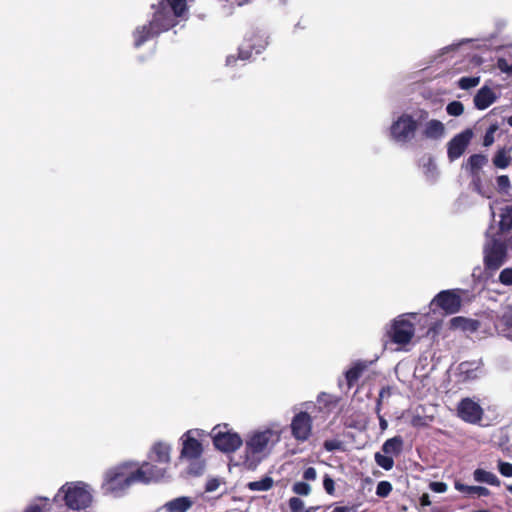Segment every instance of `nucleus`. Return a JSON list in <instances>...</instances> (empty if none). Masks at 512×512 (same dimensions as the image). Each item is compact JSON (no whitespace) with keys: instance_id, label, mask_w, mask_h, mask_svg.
<instances>
[{"instance_id":"obj_27","label":"nucleus","mask_w":512,"mask_h":512,"mask_svg":"<svg viewBox=\"0 0 512 512\" xmlns=\"http://www.w3.org/2000/svg\"><path fill=\"white\" fill-rule=\"evenodd\" d=\"M366 368L367 364L365 362H356L350 369L346 371L345 377L349 387L354 385V383L360 378Z\"/></svg>"},{"instance_id":"obj_37","label":"nucleus","mask_w":512,"mask_h":512,"mask_svg":"<svg viewBox=\"0 0 512 512\" xmlns=\"http://www.w3.org/2000/svg\"><path fill=\"white\" fill-rule=\"evenodd\" d=\"M498 281L502 285L512 286V268L503 269L498 276Z\"/></svg>"},{"instance_id":"obj_55","label":"nucleus","mask_w":512,"mask_h":512,"mask_svg":"<svg viewBox=\"0 0 512 512\" xmlns=\"http://www.w3.org/2000/svg\"><path fill=\"white\" fill-rule=\"evenodd\" d=\"M232 3L238 5V6H241L247 2H249L250 0H230Z\"/></svg>"},{"instance_id":"obj_13","label":"nucleus","mask_w":512,"mask_h":512,"mask_svg":"<svg viewBox=\"0 0 512 512\" xmlns=\"http://www.w3.org/2000/svg\"><path fill=\"white\" fill-rule=\"evenodd\" d=\"M457 413L465 422L475 424L482 419L483 409L474 399L465 398L459 402Z\"/></svg>"},{"instance_id":"obj_3","label":"nucleus","mask_w":512,"mask_h":512,"mask_svg":"<svg viewBox=\"0 0 512 512\" xmlns=\"http://www.w3.org/2000/svg\"><path fill=\"white\" fill-rule=\"evenodd\" d=\"M201 432L198 429L186 431L181 437V450L179 462H186L185 473L188 477H200L206 468V461L203 458L204 448L198 440Z\"/></svg>"},{"instance_id":"obj_41","label":"nucleus","mask_w":512,"mask_h":512,"mask_svg":"<svg viewBox=\"0 0 512 512\" xmlns=\"http://www.w3.org/2000/svg\"><path fill=\"white\" fill-rule=\"evenodd\" d=\"M391 491H392L391 482H379L377 489H376V494L379 497L384 498V497H387Z\"/></svg>"},{"instance_id":"obj_50","label":"nucleus","mask_w":512,"mask_h":512,"mask_svg":"<svg viewBox=\"0 0 512 512\" xmlns=\"http://www.w3.org/2000/svg\"><path fill=\"white\" fill-rule=\"evenodd\" d=\"M498 68L504 73H512V64H509L505 59L498 60Z\"/></svg>"},{"instance_id":"obj_28","label":"nucleus","mask_w":512,"mask_h":512,"mask_svg":"<svg viewBox=\"0 0 512 512\" xmlns=\"http://www.w3.org/2000/svg\"><path fill=\"white\" fill-rule=\"evenodd\" d=\"M499 229L502 232L512 229V205H507L501 209Z\"/></svg>"},{"instance_id":"obj_29","label":"nucleus","mask_w":512,"mask_h":512,"mask_svg":"<svg viewBox=\"0 0 512 512\" xmlns=\"http://www.w3.org/2000/svg\"><path fill=\"white\" fill-rule=\"evenodd\" d=\"M451 327L461 330L474 331L476 329V322L466 319L464 317H454L450 321Z\"/></svg>"},{"instance_id":"obj_33","label":"nucleus","mask_w":512,"mask_h":512,"mask_svg":"<svg viewBox=\"0 0 512 512\" xmlns=\"http://www.w3.org/2000/svg\"><path fill=\"white\" fill-rule=\"evenodd\" d=\"M317 403L324 408L330 409L331 407H335L337 400L334 396L322 392L317 397Z\"/></svg>"},{"instance_id":"obj_56","label":"nucleus","mask_w":512,"mask_h":512,"mask_svg":"<svg viewBox=\"0 0 512 512\" xmlns=\"http://www.w3.org/2000/svg\"><path fill=\"white\" fill-rule=\"evenodd\" d=\"M428 117V113L426 111H420L418 120H424Z\"/></svg>"},{"instance_id":"obj_16","label":"nucleus","mask_w":512,"mask_h":512,"mask_svg":"<svg viewBox=\"0 0 512 512\" xmlns=\"http://www.w3.org/2000/svg\"><path fill=\"white\" fill-rule=\"evenodd\" d=\"M458 374L462 381H471L479 378L482 373L481 360L465 361L458 365Z\"/></svg>"},{"instance_id":"obj_54","label":"nucleus","mask_w":512,"mask_h":512,"mask_svg":"<svg viewBox=\"0 0 512 512\" xmlns=\"http://www.w3.org/2000/svg\"><path fill=\"white\" fill-rule=\"evenodd\" d=\"M219 483H220V482H208L207 490H208V491H213V490H215V489L219 486Z\"/></svg>"},{"instance_id":"obj_52","label":"nucleus","mask_w":512,"mask_h":512,"mask_svg":"<svg viewBox=\"0 0 512 512\" xmlns=\"http://www.w3.org/2000/svg\"><path fill=\"white\" fill-rule=\"evenodd\" d=\"M419 501L421 506H429L431 504L430 497L427 493H423L420 496Z\"/></svg>"},{"instance_id":"obj_10","label":"nucleus","mask_w":512,"mask_h":512,"mask_svg":"<svg viewBox=\"0 0 512 512\" xmlns=\"http://www.w3.org/2000/svg\"><path fill=\"white\" fill-rule=\"evenodd\" d=\"M104 480H147L142 465L136 461H124L110 468Z\"/></svg>"},{"instance_id":"obj_45","label":"nucleus","mask_w":512,"mask_h":512,"mask_svg":"<svg viewBox=\"0 0 512 512\" xmlns=\"http://www.w3.org/2000/svg\"><path fill=\"white\" fill-rule=\"evenodd\" d=\"M324 468L323 464H319L318 468L316 467H308L304 470L303 480H315L318 475V469Z\"/></svg>"},{"instance_id":"obj_60","label":"nucleus","mask_w":512,"mask_h":512,"mask_svg":"<svg viewBox=\"0 0 512 512\" xmlns=\"http://www.w3.org/2000/svg\"><path fill=\"white\" fill-rule=\"evenodd\" d=\"M508 245L512 249V236L508 239Z\"/></svg>"},{"instance_id":"obj_49","label":"nucleus","mask_w":512,"mask_h":512,"mask_svg":"<svg viewBox=\"0 0 512 512\" xmlns=\"http://www.w3.org/2000/svg\"><path fill=\"white\" fill-rule=\"evenodd\" d=\"M430 489L436 493H443L447 490L445 482H430Z\"/></svg>"},{"instance_id":"obj_12","label":"nucleus","mask_w":512,"mask_h":512,"mask_svg":"<svg viewBox=\"0 0 512 512\" xmlns=\"http://www.w3.org/2000/svg\"><path fill=\"white\" fill-rule=\"evenodd\" d=\"M432 304L439 306L446 314H456L462 306L461 291H441L434 297Z\"/></svg>"},{"instance_id":"obj_21","label":"nucleus","mask_w":512,"mask_h":512,"mask_svg":"<svg viewBox=\"0 0 512 512\" xmlns=\"http://www.w3.org/2000/svg\"><path fill=\"white\" fill-rule=\"evenodd\" d=\"M455 488L462 492L466 497L469 498H480L487 497L490 495V491L482 486H469L465 485L463 482H454Z\"/></svg>"},{"instance_id":"obj_19","label":"nucleus","mask_w":512,"mask_h":512,"mask_svg":"<svg viewBox=\"0 0 512 512\" xmlns=\"http://www.w3.org/2000/svg\"><path fill=\"white\" fill-rule=\"evenodd\" d=\"M131 482H103L101 491L114 498L122 497L129 491Z\"/></svg>"},{"instance_id":"obj_6","label":"nucleus","mask_w":512,"mask_h":512,"mask_svg":"<svg viewBox=\"0 0 512 512\" xmlns=\"http://www.w3.org/2000/svg\"><path fill=\"white\" fill-rule=\"evenodd\" d=\"M83 482H66L60 489L58 496L63 495L65 504L73 510L84 509L92 501V495Z\"/></svg>"},{"instance_id":"obj_47","label":"nucleus","mask_w":512,"mask_h":512,"mask_svg":"<svg viewBox=\"0 0 512 512\" xmlns=\"http://www.w3.org/2000/svg\"><path fill=\"white\" fill-rule=\"evenodd\" d=\"M497 187L499 191L506 192L510 188V179L506 175L497 177Z\"/></svg>"},{"instance_id":"obj_31","label":"nucleus","mask_w":512,"mask_h":512,"mask_svg":"<svg viewBox=\"0 0 512 512\" xmlns=\"http://www.w3.org/2000/svg\"><path fill=\"white\" fill-rule=\"evenodd\" d=\"M41 502L30 503L22 512H48V499H40Z\"/></svg>"},{"instance_id":"obj_2","label":"nucleus","mask_w":512,"mask_h":512,"mask_svg":"<svg viewBox=\"0 0 512 512\" xmlns=\"http://www.w3.org/2000/svg\"><path fill=\"white\" fill-rule=\"evenodd\" d=\"M282 430L278 426L261 427L251 431L245 439L243 454L230 457L231 466L254 470L280 442Z\"/></svg>"},{"instance_id":"obj_34","label":"nucleus","mask_w":512,"mask_h":512,"mask_svg":"<svg viewBox=\"0 0 512 512\" xmlns=\"http://www.w3.org/2000/svg\"><path fill=\"white\" fill-rule=\"evenodd\" d=\"M288 504L291 512H310L305 510L304 502L299 497H291Z\"/></svg>"},{"instance_id":"obj_22","label":"nucleus","mask_w":512,"mask_h":512,"mask_svg":"<svg viewBox=\"0 0 512 512\" xmlns=\"http://www.w3.org/2000/svg\"><path fill=\"white\" fill-rule=\"evenodd\" d=\"M420 166L427 181L433 183L437 180L439 171L434 159L431 156L422 157L420 160Z\"/></svg>"},{"instance_id":"obj_35","label":"nucleus","mask_w":512,"mask_h":512,"mask_svg":"<svg viewBox=\"0 0 512 512\" xmlns=\"http://www.w3.org/2000/svg\"><path fill=\"white\" fill-rule=\"evenodd\" d=\"M479 82H480L479 77H462L459 80L458 85L461 89L467 90V89L477 86L479 84Z\"/></svg>"},{"instance_id":"obj_7","label":"nucleus","mask_w":512,"mask_h":512,"mask_svg":"<svg viewBox=\"0 0 512 512\" xmlns=\"http://www.w3.org/2000/svg\"><path fill=\"white\" fill-rule=\"evenodd\" d=\"M415 313L402 314L392 322L388 335L391 341L397 345L404 346L411 342L415 334L413 320Z\"/></svg>"},{"instance_id":"obj_58","label":"nucleus","mask_w":512,"mask_h":512,"mask_svg":"<svg viewBox=\"0 0 512 512\" xmlns=\"http://www.w3.org/2000/svg\"><path fill=\"white\" fill-rule=\"evenodd\" d=\"M323 480L328 481V480H332V479L327 474H325L323 476Z\"/></svg>"},{"instance_id":"obj_17","label":"nucleus","mask_w":512,"mask_h":512,"mask_svg":"<svg viewBox=\"0 0 512 512\" xmlns=\"http://www.w3.org/2000/svg\"><path fill=\"white\" fill-rule=\"evenodd\" d=\"M422 134L427 139H442L445 136V126L441 121L431 119L423 125Z\"/></svg>"},{"instance_id":"obj_5","label":"nucleus","mask_w":512,"mask_h":512,"mask_svg":"<svg viewBox=\"0 0 512 512\" xmlns=\"http://www.w3.org/2000/svg\"><path fill=\"white\" fill-rule=\"evenodd\" d=\"M269 45L268 35L260 30L248 31L238 48V59L250 61L261 54Z\"/></svg>"},{"instance_id":"obj_30","label":"nucleus","mask_w":512,"mask_h":512,"mask_svg":"<svg viewBox=\"0 0 512 512\" xmlns=\"http://www.w3.org/2000/svg\"><path fill=\"white\" fill-rule=\"evenodd\" d=\"M493 163L497 168L504 169L509 165L510 157L504 149H501L494 156Z\"/></svg>"},{"instance_id":"obj_59","label":"nucleus","mask_w":512,"mask_h":512,"mask_svg":"<svg viewBox=\"0 0 512 512\" xmlns=\"http://www.w3.org/2000/svg\"><path fill=\"white\" fill-rule=\"evenodd\" d=\"M490 210H491L492 217L494 218L495 213H494V209H493V205L492 204L490 205Z\"/></svg>"},{"instance_id":"obj_1","label":"nucleus","mask_w":512,"mask_h":512,"mask_svg":"<svg viewBox=\"0 0 512 512\" xmlns=\"http://www.w3.org/2000/svg\"><path fill=\"white\" fill-rule=\"evenodd\" d=\"M152 9V19L133 31L135 48H140L147 41L175 27L179 18L184 17L188 11L187 0H158Z\"/></svg>"},{"instance_id":"obj_53","label":"nucleus","mask_w":512,"mask_h":512,"mask_svg":"<svg viewBox=\"0 0 512 512\" xmlns=\"http://www.w3.org/2000/svg\"><path fill=\"white\" fill-rule=\"evenodd\" d=\"M473 185L475 187V190L481 194V195H484V193L482 192L481 190V186H480V177L479 175L473 177Z\"/></svg>"},{"instance_id":"obj_38","label":"nucleus","mask_w":512,"mask_h":512,"mask_svg":"<svg viewBox=\"0 0 512 512\" xmlns=\"http://www.w3.org/2000/svg\"><path fill=\"white\" fill-rule=\"evenodd\" d=\"M498 130V125L497 124H492L490 125V127L487 129L486 133H485V136H484V140H483V145L485 147H489L491 146L493 143H494V134L495 132Z\"/></svg>"},{"instance_id":"obj_24","label":"nucleus","mask_w":512,"mask_h":512,"mask_svg":"<svg viewBox=\"0 0 512 512\" xmlns=\"http://www.w3.org/2000/svg\"><path fill=\"white\" fill-rule=\"evenodd\" d=\"M192 506L189 497H178L165 503L164 508L167 512H186Z\"/></svg>"},{"instance_id":"obj_4","label":"nucleus","mask_w":512,"mask_h":512,"mask_svg":"<svg viewBox=\"0 0 512 512\" xmlns=\"http://www.w3.org/2000/svg\"><path fill=\"white\" fill-rule=\"evenodd\" d=\"M172 446L164 441H156L150 447L147 460L141 463L146 479L164 480L171 477Z\"/></svg>"},{"instance_id":"obj_25","label":"nucleus","mask_w":512,"mask_h":512,"mask_svg":"<svg viewBox=\"0 0 512 512\" xmlns=\"http://www.w3.org/2000/svg\"><path fill=\"white\" fill-rule=\"evenodd\" d=\"M403 448V439L400 436H395L386 440L382 446V452L392 457L398 456Z\"/></svg>"},{"instance_id":"obj_48","label":"nucleus","mask_w":512,"mask_h":512,"mask_svg":"<svg viewBox=\"0 0 512 512\" xmlns=\"http://www.w3.org/2000/svg\"><path fill=\"white\" fill-rule=\"evenodd\" d=\"M324 448L329 452L340 450L342 448V442L336 439L326 440L324 442Z\"/></svg>"},{"instance_id":"obj_57","label":"nucleus","mask_w":512,"mask_h":512,"mask_svg":"<svg viewBox=\"0 0 512 512\" xmlns=\"http://www.w3.org/2000/svg\"><path fill=\"white\" fill-rule=\"evenodd\" d=\"M317 509H318V507L305 508V510H310V512H315Z\"/></svg>"},{"instance_id":"obj_44","label":"nucleus","mask_w":512,"mask_h":512,"mask_svg":"<svg viewBox=\"0 0 512 512\" xmlns=\"http://www.w3.org/2000/svg\"><path fill=\"white\" fill-rule=\"evenodd\" d=\"M498 470L503 477H512V464L509 462L499 461Z\"/></svg>"},{"instance_id":"obj_43","label":"nucleus","mask_w":512,"mask_h":512,"mask_svg":"<svg viewBox=\"0 0 512 512\" xmlns=\"http://www.w3.org/2000/svg\"><path fill=\"white\" fill-rule=\"evenodd\" d=\"M474 480L480 481V480H497V479L493 473L479 468L474 471Z\"/></svg>"},{"instance_id":"obj_62","label":"nucleus","mask_w":512,"mask_h":512,"mask_svg":"<svg viewBox=\"0 0 512 512\" xmlns=\"http://www.w3.org/2000/svg\"><path fill=\"white\" fill-rule=\"evenodd\" d=\"M508 124L512 127V116L508 118Z\"/></svg>"},{"instance_id":"obj_64","label":"nucleus","mask_w":512,"mask_h":512,"mask_svg":"<svg viewBox=\"0 0 512 512\" xmlns=\"http://www.w3.org/2000/svg\"><path fill=\"white\" fill-rule=\"evenodd\" d=\"M473 512H490L489 510H476V511H473Z\"/></svg>"},{"instance_id":"obj_36","label":"nucleus","mask_w":512,"mask_h":512,"mask_svg":"<svg viewBox=\"0 0 512 512\" xmlns=\"http://www.w3.org/2000/svg\"><path fill=\"white\" fill-rule=\"evenodd\" d=\"M446 111L451 116H460L464 111V106L459 101H453L447 105Z\"/></svg>"},{"instance_id":"obj_42","label":"nucleus","mask_w":512,"mask_h":512,"mask_svg":"<svg viewBox=\"0 0 512 512\" xmlns=\"http://www.w3.org/2000/svg\"><path fill=\"white\" fill-rule=\"evenodd\" d=\"M385 393H386L385 389H382L380 391L379 399H378L377 407H376V411L378 413V418H379V425H380L381 430H386L388 427V422L384 419V417L382 415H380L381 399L384 397Z\"/></svg>"},{"instance_id":"obj_18","label":"nucleus","mask_w":512,"mask_h":512,"mask_svg":"<svg viewBox=\"0 0 512 512\" xmlns=\"http://www.w3.org/2000/svg\"><path fill=\"white\" fill-rule=\"evenodd\" d=\"M496 99L494 91L487 86H483L474 96V104L477 109L484 110L492 105Z\"/></svg>"},{"instance_id":"obj_40","label":"nucleus","mask_w":512,"mask_h":512,"mask_svg":"<svg viewBox=\"0 0 512 512\" xmlns=\"http://www.w3.org/2000/svg\"><path fill=\"white\" fill-rule=\"evenodd\" d=\"M274 482H248V488L251 491H268L272 488Z\"/></svg>"},{"instance_id":"obj_39","label":"nucleus","mask_w":512,"mask_h":512,"mask_svg":"<svg viewBox=\"0 0 512 512\" xmlns=\"http://www.w3.org/2000/svg\"><path fill=\"white\" fill-rule=\"evenodd\" d=\"M292 490L297 495H308L311 491V487L308 482H295Z\"/></svg>"},{"instance_id":"obj_61","label":"nucleus","mask_w":512,"mask_h":512,"mask_svg":"<svg viewBox=\"0 0 512 512\" xmlns=\"http://www.w3.org/2000/svg\"><path fill=\"white\" fill-rule=\"evenodd\" d=\"M231 60H232V58H231V57L226 58V65H229V64L231 63Z\"/></svg>"},{"instance_id":"obj_14","label":"nucleus","mask_w":512,"mask_h":512,"mask_svg":"<svg viewBox=\"0 0 512 512\" xmlns=\"http://www.w3.org/2000/svg\"><path fill=\"white\" fill-rule=\"evenodd\" d=\"M473 137V132L470 129H466L465 131L455 135L447 144V154L450 161H455L460 158L461 155L466 150L469 145L471 139Z\"/></svg>"},{"instance_id":"obj_15","label":"nucleus","mask_w":512,"mask_h":512,"mask_svg":"<svg viewBox=\"0 0 512 512\" xmlns=\"http://www.w3.org/2000/svg\"><path fill=\"white\" fill-rule=\"evenodd\" d=\"M494 325L498 334L512 340V305L501 308Z\"/></svg>"},{"instance_id":"obj_8","label":"nucleus","mask_w":512,"mask_h":512,"mask_svg":"<svg viewBox=\"0 0 512 512\" xmlns=\"http://www.w3.org/2000/svg\"><path fill=\"white\" fill-rule=\"evenodd\" d=\"M507 259L506 244L495 237H489L487 232V240L484 245V264L489 270L499 269Z\"/></svg>"},{"instance_id":"obj_63","label":"nucleus","mask_w":512,"mask_h":512,"mask_svg":"<svg viewBox=\"0 0 512 512\" xmlns=\"http://www.w3.org/2000/svg\"><path fill=\"white\" fill-rule=\"evenodd\" d=\"M507 489L512 493V483L507 486Z\"/></svg>"},{"instance_id":"obj_23","label":"nucleus","mask_w":512,"mask_h":512,"mask_svg":"<svg viewBox=\"0 0 512 512\" xmlns=\"http://www.w3.org/2000/svg\"><path fill=\"white\" fill-rule=\"evenodd\" d=\"M487 163V156L482 154H474L468 158L467 163L464 165V167L471 173L472 177H475L479 175L480 169Z\"/></svg>"},{"instance_id":"obj_46","label":"nucleus","mask_w":512,"mask_h":512,"mask_svg":"<svg viewBox=\"0 0 512 512\" xmlns=\"http://www.w3.org/2000/svg\"><path fill=\"white\" fill-rule=\"evenodd\" d=\"M213 443L216 449L224 452V432H215L213 435Z\"/></svg>"},{"instance_id":"obj_26","label":"nucleus","mask_w":512,"mask_h":512,"mask_svg":"<svg viewBox=\"0 0 512 512\" xmlns=\"http://www.w3.org/2000/svg\"><path fill=\"white\" fill-rule=\"evenodd\" d=\"M364 504V495L359 494L355 499L347 501L346 505L336 506L332 512H365L366 509H361Z\"/></svg>"},{"instance_id":"obj_51","label":"nucleus","mask_w":512,"mask_h":512,"mask_svg":"<svg viewBox=\"0 0 512 512\" xmlns=\"http://www.w3.org/2000/svg\"><path fill=\"white\" fill-rule=\"evenodd\" d=\"M325 491L329 495H335V482H323Z\"/></svg>"},{"instance_id":"obj_20","label":"nucleus","mask_w":512,"mask_h":512,"mask_svg":"<svg viewBox=\"0 0 512 512\" xmlns=\"http://www.w3.org/2000/svg\"><path fill=\"white\" fill-rule=\"evenodd\" d=\"M243 445V440L239 436V434L232 432L230 430H226V454H229V459L233 455H239V453L236 452L237 449L241 448ZM240 454H243V451L240 452ZM229 469L232 470L234 466H231L229 463Z\"/></svg>"},{"instance_id":"obj_11","label":"nucleus","mask_w":512,"mask_h":512,"mask_svg":"<svg viewBox=\"0 0 512 512\" xmlns=\"http://www.w3.org/2000/svg\"><path fill=\"white\" fill-rule=\"evenodd\" d=\"M291 435L300 443L307 441L312 434V418L307 411L296 413L290 423Z\"/></svg>"},{"instance_id":"obj_32","label":"nucleus","mask_w":512,"mask_h":512,"mask_svg":"<svg viewBox=\"0 0 512 512\" xmlns=\"http://www.w3.org/2000/svg\"><path fill=\"white\" fill-rule=\"evenodd\" d=\"M375 460L376 463L385 470H390L394 465L393 457L385 453H376Z\"/></svg>"},{"instance_id":"obj_9","label":"nucleus","mask_w":512,"mask_h":512,"mask_svg":"<svg viewBox=\"0 0 512 512\" xmlns=\"http://www.w3.org/2000/svg\"><path fill=\"white\" fill-rule=\"evenodd\" d=\"M417 130V121L407 113H403L395 119L390 126L391 138L399 144L411 141Z\"/></svg>"}]
</instances>
